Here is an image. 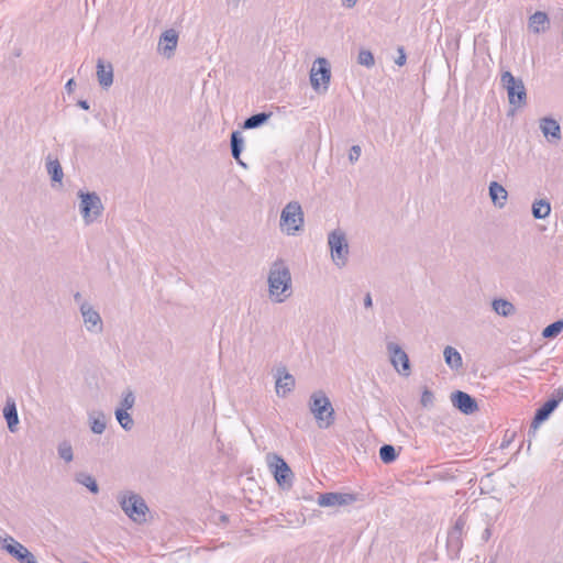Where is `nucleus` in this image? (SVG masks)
<instances>
[{"label":"nucleus","instance_id":"nucleus-1","mask_svg":"<svg viewBox=\"0 0 563 563\" xmlns=\"http://www.w3.org/2000/svg\"><path fill=\"white\" fill-rule=\"evenodd\" d=\"M268 297L274 303H283L292 295L291 273L287 263L278 258L269 266L267 275Z\"/></svg>","mask_w":563,"mask_h":563},{"label":"nucleus","instance_id":"nucleus-2","mask_svg":"<svg viewBox=\"0 0 563 563\" xmlns=\"http://www.w3.org/2000/svg\"><path fill=\"white\" fill-rule=\"evenodd\" d=\"M115 499L131 521L137 525L146 522L150 509L140 494L133 490H122L117 494Z\"/></svg>","mask_w":563,"mask_h":563},{"label":"nucleus","instance_id":"nucleus-3","mask_svg":"<svg viewBox=\"0 0 563 563\" xmlns=\"http://www.w3.org/2000/svg\"><path fill=\"white\" fill-rule=\"evenodd\" d=\"M327 244L330 252V257L333 265L342 269L350 260V244L345 231L336 228L328 233Z\"/></svg>","mask_w":563,"mask_h":563},{"label":"nucleus","instance_id":"nucleus-4","mask_svg":"<svg viewBox=\"0 0 563 563\" xmlns=\"http://www.w3.org/2000/svg\"><path fill=\"white\" fill-rule=\"evenodd\" d=\"M308 406L320 429H328L334 423V409L324 391L312 393Z\"/></svg>","mask_w":563,"mask_h":563},{"label":"nucleus","instance_id":"nucleus-5","mask_svg":"<svg viewBox=\"0 0 563 563\" xmlns=\"http://www.w3.org/2000/svg\"><path fill=\"white\" fill-rule=\"evenodd\" d=\"M78 197V211L81 216L85 225H91L97 222L104 210V206L99 195L95 191L79 190Z\"/></svg>","mask_w":563,"mask_h":563},{"label":"nucleus","instance_id":"nucleus-6","mask_svg":"<svg viewBox=\"0 0 563 563\" xmlns=\"http://www.w3.org/2000/svg\"><path fill=\"white\" fill-rule=\"evenodd\" d=\"M305 216L298 201L288 202L280 212L279 229L288 235L294 236L303 230Z\"/></svg>","mask_w":563,"mask_h":563},{"label":"nucleus","instance_id":"nucleus-7","mask_svg":"<svg viewBox=\"0 0 563 563\" xmlns=\"http://www.w3.org/2000/svg\"><path fill=\"white\" fill-rule=\"evenodd\" d=\"M501 86L506 89L510 106L516 109L527 103V90L521 78L515 77L509 70L500 75Z\"/></svg>","mask_w":563,"mask_h":563},{"label":"nucleus","instance_id":"nucleus-8","mask_svg":"<svg viewBox=\"0 0 563 563\" xmlns=\"http://www.w3.org/2000/svg\"><path fill=\"white\" fill-rule=\"evenodd\" d=\"M309 79L311 88L317 93H325L331 81V66L327 58L318 57L313 60Z\"/></svg>","mask_w":563,"mask_h":563},{"label":"nucleus","instance_id":"nucleus-9","mask_svg":"<svg viewBox=\"0 0 563 563\" xmlns=\"http://www.w3.org/2000/svg\"><path fill=\"white\" fill-rule=\"evenodd\" d=\"M79 312L85 330L90 334H101L104 330L103 320L99 310L88 300H81Z\"/></svg>","mask_w":563,"mask_h":563},{"label":"nucleus","instance_id":"nucleus-10","mask_svg":"<svg viewBox=\"0 0 563 563\" xmlns=\"http://www.w3.org/2000/svg\"><path fill=\"white\" fill-rule=\"evenodd\" d=\"M265 460L277 484L282 487H290L294 474L285 460L276 453L266 454Z\"/></svg>","mask_w":563,"mask_h":563},{"label":"nucleus","instance_id":"nucleus-11","mask_svg":"<svg viewBox=\"0 0 563 563\" xmlns=\"http://www.w3.org/2000/svg\"><path fill=\"white\" fill-rule=\"evenodd\" d=\"M1 549L20 563H37L35 555L11 536L1 539Z\"/></svg>","mask_w":563,"mask_h":563},{"label":"nucleus","instance_id":"nucleus-12","mask_svg":"<svg viewBox=\"0 0 563 563\" xmlns=\"http://www.w3.org/2000/svg\"><path fill=\"white\" fill-rule=\"evenodd\" d=\"M386 347L394 368L399 374L408 376L410 373V363L407 353L395 342H388Z\"/></svg>","mask_w":563,"mask_h":563},{"label":"nucleus","instance_id":"nucleus-13","mask_svg":"<svg viewBox=\"0 0 563 563\" xmlns=\"http://www.w3.org/2000/svg\"><path fill=\"white\" fill-rule=\"evenodd\" d=\"M356 501V496L349 493H324L318 497L320 507H340L347 506Z\"/></svg>","mask_w":563,"mask_h":563},{"label":"nucleus","instance_id":"nucleus-14","mask_svg":"<svg viewBox=\"0 0 563 563\" xmlns=\"http://www.w3.org/2000/svg\"><path fill=\"white\" fill-rule=\"evenodd\" d=\"M275 389L279 397H285L294 390L296 382L295 377L287 371L285 366L278 367L275 374Z\"/></svg>","mask_w":563,"mask_h":563},{"label":"nucleus","instance_id":"nucleus-15","mask_svg":"<svg viewBox=\"0 0 563 563\" xmlns=\"http://www.w3.org/2000/svg\"><path fill=\"white\" fill-rule=\"evenodd\" d=\"M178 44V34L169 29L162 33L158 40L157 52L166 58L174 56Z\"/></svg>","mask_w":563,"mask_h":563},{"label":"nucleus","instance_id":"nucleus-16","mask_svg":"<svg viewBox=\"0 0 563 563\" xmlns=\"http://www.w3.org/2000/svg\"><path fill=\"white\" fill-rule=\"evenodd\" d=\"M539 128L549 143L556 144L561 141V126L556 120L552 118H542L539 121Z\"/></svg>","mask_w":563,"mask_h":563},{"label":"nucleus","instance_id":"nucleus-17","mask_svg":"<svg viewBox=\"0 0 563 563\" xmlns=\"http://www.w3.org/2000/svg\"><path fill=\"white\" fill-rule=\"evenodd\" d=\"M452 402L461 412L465 415H472L478 409L475 399L464 391H456L452 394Z\"/></svg>","mask_w":563,"mask_h":563},{"label":"nucleus","instance_id":"nucleus-18","mask_svg":"<svg viewBox=\"0 0 563 563\" xmlns=\"http://www.w3.org/2000/svg\"><path fill=\"white\" fill-rule=\"evenodd\" d=\"M3 417L7 421L9 431L12 433L16 432L20 420L16 404L13 398H7L5 405L3 407Z\"/></svg>","mask_w":563,"mask_h":563},{"label":"nucleus","instance_id":"nucleus-19","mask_svg":"<svg viewBox=\"0 0 563 563\" xmlns=\"http://www.w3.org/2000/svg\"><path fill=\"white\" fill-rule=\"evenodd\" d=\"M528 26L534 34L544 33L550 29V19L545 12L537 11L529 18Z\"/></svg>","mask_w":563,"mask_h":563},{"label":"nucleus","instance_id":"nucleus-20","mask_svg":"<svg viewBox=\"0 0 563 563\" xmlns=\"http://www.w3.org/2000/svg\"><path fill=\"white\" fill-rule=\"evenodd\" d=\"M488 190L493 205L499 209L504 208L508 198L505 187L497 181H492Z\"/></svg>","mask_w":563,"mask_h":563},{"label":"nucleus","instance_id":"nucleus-21","mask_svg":"<svg viewBox=\"0 0 563 563\" xmlns=\"http://www.w3.org/2000/svg\"><path fill=\"white\" fill-rule=\"evenodd\" d=\"M560 399H550L536 412L531 428L537 430L541 422L547 420L552 411L559 406Z\"/></svg>","mask_w":563,"mask_h":563},{"label":"nucleus","instance_id":"nucleus-22","mask_svg":"<svg viewBox=\"0 0 563 563\" xmlns=\"http://www.w3.org/2000/svg\"><path fill=\"white\" fill-rule=\"evenodd\" d=\"M97 79L102 88L108 89L113 84L112 65H104L103 62L99 59L97 63Z\"/></svg>","mask_w":563,"mask_h":563},{"label":"nucleus","instance_id":"nucleus-23","mask_svg":"<svg viewBox=\"0 0 563 563\" xmlns=\"http://www.w3.org/2000/svg\"><path fill=\"white\" fill-rule=\"evenodd\" d=\"M443 357L445 361V364L452 369V371H459L463 367V358L461 353L453 346H445L443 350Z\"/></svg>","mask_w":563,"mask_h":563},{"label":"nucleus","instance_id":"nucleus-24","mask_svg":"<svg viewBox=\"0 0 563 563\" xmlns=\"http://www.w3.org/2000/svg\"><path fill=\"white\" fill-rule=\"evenodd\" d=\"M90 430L95 434H102L107 428V417L102 411H90L88 413Z\"/></svg>","mask_w":563,"mask_h":563},{"label":"nucleus","instance_id":"nucleus-25","mask_svg":"<svg viewBox=\"0 0 563 563\" xmlns=\"http://www.w3.org/2000/svg\"><path fill=\"white\" fill-rule=\"evenodd\" d=\"M74 481L78 485H81L86 487L91 494H98L99 493V485L96 481V478L85 471H79L74 474Z\"/></svg>","mask_w":563,"mask_h":563},{"label":"nucleus","instance_id":"nucleus-26","mask_svg":"<svg viewBox=\"0 0 563 563\" xmlns=\"http://www.w3.org/2000/svg\"><path fill=\"white\" fill-rule=\"evenodd\" d=\"M465 526H466V519L464 517H459L456 519L452 530L449 532L450 542L455 543L457 549L462 548V544H463L462 534H463Z\"/></svg>","mask_w":563,"mask_h":563},{"label":"nucleus","instance_id":"nucleus-27","mask_svg":"<svg viewBox=\"0 0 563 563\" xmlns=\"http://www.w3.org/2000/svg\"><path fill=\"white\" fill-rule=\"evenodd\" d=\"M244 145V139L239 131H234L231 134V153L233 158L242 166H245V164L240 159V155L242 153Z\"/></svg>","mask_w":563,"mask_h":563},{"label":"nucleus","instance_id":"nucleus-28","mask_svg":"<svg viewBox=\"0 0 563 563\" xmlns=\"http://www.w3.org/2000/svg\"><path fill=\"white\" fill-rule=\"evenodd\" d=\"M57 455L58 457L64 461V463L69 464L74 461L75 454L74 449L68 440H63L57 444Z\"/></svg>","mask_w":563,"mask_h":563},{"label":"nucleus","instance_id":"nucleus-29","mask_svg":"<svg viewBox=\"0 0 563 563\" xmlns=\"http://www.w3.org/2000/svg\"><path fill=\"white\" fill-rule=\"evenodd\" d=\"M46 170L51 176L52 181L62 184L64 173L60 163L58 159H47L46 162Z\"/></svg>","mask_w":563,"mask_h":563},{"label":"nucleus","instance_id":"nucleus-30","mask_svg":"<svg viewBox=\"0 0 563 563\" xmlns=\"http://www.w3.org/2000/svg\"><path fill=\"white\" fill-rule=\"evenodd\" d=\"M493 310L503 317H509L515 313V306L506 299H495L492 303Z\"/></svg>","mask_w":563,"mask_h":563},{"label":"nucleus","instance_id":"nucleus-31","mask_svg":"<svg viewBox=\"0 0 563 563\" xmlns=\"http://www.w3.org/2000/svg\"><path fill=\"white\" fill-rule=\"evenodd\" d=\"M551 212V205L547 199H539L532 203V214L536 219H545Z\"/></svg>","mask_w":563,"mask_h":563},{"label":"nucleus","instance_id":"nucleus-32","mask_svg":"<svg viewBox=\"0 0 563 563\" xmlns=\"http://www.w3.org/2000/svg\"><path fill=\"white\" fill-rule=\"evenodd\" d=\"M269 117H271V114L269 113H265V112H261V113L251 115L250 118H247L244 121L243 128L244 129H255V128H258L262 124L266 123L267 120L269 119Z\"/></svg>","mask_w":563,"mask_h":563},{"label":"nucleus","instance_id":"nucleus-33","mask_svg":"<svg viewBox=\"0 0 563 563\" xmlns=\"http://www.w3.org/2000/svg\"><path fill=\"white\" fill-rule=\"evenodd\" d=\"M115 419L118 420L120 427L125 430L130 431L134 427V421L132 416L129 413V411L123 410H115L114 411Z\"/></svg>","mask_w":563,"mask_h":563},{"label":"nucleus","instance_id":"nucleus-34","mask_svg":"<svg viewBox=\"0 0 563 563\" xmlns=\"http://www.w3.org/2000/svg\"><path fill=\"white\" fill-rule=\"evenodd\" d=\"M135 405V395L131 389H126L122 393V397L119 407L115 410L129 411Z\"/></svg>","mask_w":563,"mask_h":563},{"label":"nucleus","instance_id":"nucleus-35","mask_svg":"<svg viewBox=\"0 0 563 563\" xmlns=\"http://www.w3.org/2000/svg\"><path fill=\"white\" fill-rule=\"evenodd\" d=\"M562 331L563 320H558L543 329L542 336L547 339L554 338Z\"/></svg>","mask_w":563,"mask_h":563},{"label":"nucleus","instance_id":"nucleus-36","mask_svg":"<svg viewBox=\"0 0 563 563\" xmlns=\"http://www.w3.org/2000/svg\"><path fill=\"white\" fill-rule=\"evenodd\" d=\"M379 457L384 463H391L396 460L397 453L393 445L385 444L379 450Z\"/></svg>","mask_w":563,"mask_h":563},{"label":"nucleus","instance_id":"nucleus-37","mask_svg":"<svg viewBox=\"0 0 563 563\" xmlns=\"http://www.w3.org/2000/svg\"><path fill=\"white\" fill-rule=\"evenodd\" d=\"M357 62L358 64L369 68L374 66L375 58L371 51L362 49L358 53Z\"/></svg>","mask_w":563,"mask_h":563},{"label":"nucleus","instance_id":"nucleus-38","mask_svg":"<svg viewBox=\"0 0 563 563\" xmlns=\"http://www.w3.org/2000/svg\"><path fill=\"white\" fill-rule=\"evenodd\" d=\"M434 395L431 390L424 389L421 395L420 404L424 408H430L433 406Z\"/></svg>","mask_w":563,"mask_h":563},{"label":"nucleus","instance_id":"nucleus-39","mask_svg":"<svg viewBox=\"0 0 563 563\" xmlns=\"http://www.w3.org/2000/svg\"><path fill=\"white\" fill-rule=\"evenodd\" d=\"M361 153H362L361 146L360 145H353L350 148V152H349V161L352 164H354L355 162H357L360 159Z\"/></svg>","mask_w":563,"mask_h":563},{"label":"nucleus","instance_id":"nucleus-40","mask_svg":"<svg viewBox=\"0 0 563 563\" xmlns=\"http://www.w3.org/2000/svg\"><path fill=\"white\" fill-rule=\"evenodd\" d=\"M398 57L395 59V63L398 65V66H404L406 64V54H405V51L402 47H399L398 48Z\"/></svg>","mask_w":563,"mask_h":563},{"label":"nucleus","instance_id":"nucleus-41","mask_svg":"<svg viewBox=\"0 0 563 563\" xmlns=\"http://www.w3.org/2000/svg\"><path fill=\"white\" fill-rule=\"evenodd\" d=\"M341 1H342V5L344 8L352 9L356 5L358 0H341Z\"/></svg>","mask_w":563,"mask_h":563},{"label":"nucleus","instance_id":"nucleus-42","mask_svg":"<svg viewBox=\"0 0 563 563\" xmlns=\"http://www.w3.org/2000/svg\"><path fill=\"white\" fill-rule=\"evenodd\" d=\"M364 306L366 308H371L373 306L372 296L369 294H366V296L364 297Z\"/></svg>","mask_w":563,"mask_h":563},{"label":"nucleus","instance_id":"nucleus-43","mask_svg":"<svg viewBox=\"0 0 563 563\" xmlns=\"http://www.w3.org/2000/svg\"><path fill=\"white\" fill-rule=\"evenodd\" d=\"M492 536V530L489 528H486L482 534V539L484 541H488Z\"/></svg>","mask_w":563,"mask_h":563},{"label":"nucleus","instance_id":"nucleus-44","mask_svg":"<svg viewBox=\"0 0 563 563\" xmlns=\"http://www.w3.org/2000/svg\"><path fill=\"white\" fill-rule=\"evenodd\" d=\"M75 85V80L74 79H69L66 85H65V88L68 92H71L73 91V86Z\"/></svg>","mask_w":563,"mask_h":563},{"label":"nucleus","instance_id":"nucleus-45","mask_svg":"<svg viewBox=\"0 0 563 563\" xmlns=\"http://www.w3.org/2000/svg\"><path fill=\"white\" fill-rule=\"evenodd\" d=\"M556 393V398L555 399H560V402L563 400V387H560L555 390Z\"/></svg>","mask_w":563,"mask_h":563},{"label":"nucleus","instance_id":"nucleus-46","mask_svg":"<svg viewBox=\"0 0 563 563\" xmlns=\"http://www.w3.org/2000/svg\"><path fill=\"white\" fill-rule=\"evenodd\" d=\"M78 106L84 109V110H88L89 109V103L86 101V100H80L78 101Z\"/></svg>","mask_w":563,"mask_h":563},{"label":"nucleus","instance_id":"nucleus-47","mask_svg":"<svg viewBox=\"0 0 563 563\" xmlns=\"http://www.w3.org/2000/svg\"><path fill=\"white\" fill-rule=\"evenodd\" d=\"M74 299H75V301H76L78 305L80 303V301H81V300H84V299H82V296H81V294H80V292H76V294L74 295Z\"/></svg>","mask_w":563,"mask_h":563},{"label":"nucleus","instance_id":"nucleus-48","mask_svg":"<svg viewBox=\"0 0 563 563\" xmlns=\"http://www.w3.org/2000/svg\"><path fill=\"white\" fill-rule=\"evenodd\" d=\"M81 563H89V562H81Z\"/></svg>","mask_w":563,"mask_h":563},{"label":"nucleus","instance_id":"nucleus-49","mask_svg":"<svg viewBox=\"0 0 563 563\" xmlns=\"http://www.w3.org/2000/svg\"><path fill=\"white\" fill-rule=\"evenodd\" d=\"M490 563H494V561H492Z\"/></svg>","mask_w":563,"mask_h":563}]
</instances>
